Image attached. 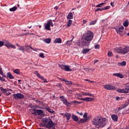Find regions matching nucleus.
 Wrapping results in <instances>:
<instances>
[{"label": "nucleus", "instance_id": "1", "mask_svg": "<svg viewBox=\"0 0 129 129\" xmlns=\"http://www.w3.org/2000/svg\"><path fill=\"white\" fill-rule=\"evenodd\" d=\"M91 123L93 125H95L97 128H102L107 123V119L102 117L101 116H97L93 119Z\"/></svg>", "mask_w": 129, "mask_h": 129}, {"label": "nucleus", "instance_id": "2", "mask_svg": "<svg viewBox=\"0 0 129 129\" xmlns=\"http://www.w3.org/2000/svg\"><path fill=\"white\" fill-rule=\"evenodd\" d=\"M94 37V34H93V32H92L91 31L89 30L86 32L84 34L83 38L81 41L82 46H87L89 47V46L90 45V42L93 40Z\"/></svg>", "mask_w": 129, "mask_h": 129}, {"label": "nucleus", "instance_id": "3", "mask_svg": "<svg viewBox=\"0 0 129 129\" xmlns=\"http://www.w3.org/2000/svg\"><path fill=\"white\" fill-rule=\"evenodd\" d=\"M42 122L39 123L40 127H46L48 129H56V123H54L51 118L44 117L42 119Z\"/></svg>", "mask_w": 129, "mask_h": 129}, {"label": "nucleus", "instance_id": "4", "mask_svg": "<svg viewBox=\"0 0 129 129\" xmlns=\"http://www.w3.org/2000/svg\"><path fill=\"white\" fill-rule=\"evenodd\" d=\"M114 50L116 53H118V54H124V55L127 53H128L129 47L126 46L124 48L121 47H119L114 48Z\"/></svg>", "mask_w": 129, "mask_h": 129}, {"label": "nucleus", "instance_id": "5", "mask_svg": "<svg viewBox=\"0 0 129 129\" xmlns=\"http://www.w3.org/2000/svg\"><path fill=\"white\" fill-rule=\"evenodd\" d=\"M118 93H128L129 92V85L128 84L125 85L124 89H118L117 90Z\"/></svg>", "mask_w": 129, "mask_h": 129}, {"label": "nucleus", "instance_id": "6", "mask_svg": "<svg viewBox=\"0 0 129 129\" xmlns=\"http://www.w3.org/2000/svg\"><path fill=\"white\" fill-rule=\"evenodd\" d=\"M13 96L14 99H16V100H18V99H24V98H25V96L24 94H22L21 93L14 94H13Z\"/></svg>", "mask_w": 129, "mask_h": 129}, {"label": "nucleus", "instance_id": "7", "mask_svg": "<svg viewBox=\"0 0 129 129\" xmlns=\"http://www.w3.org/2000/svg\"><path fill=\"white\" fill-rule=\"evenodd\" d=\"M50 27H54L52 20L48 21L47 23L45 25V28L47 31H50Z\"/></svg>", "mask_w": 129, "mask_h": 129}, {"label": "nucleus", "instance_id": "8", "mask_svg": "<svg viewBox=\"0 0 129 129\" xmlns=\"http://www.w3.org/2000/svg\"><path fill=\"white\" fill-rule=\"evenodd\" d=\"M124 27L123 26H121L119 27L116 30L117 34H119L120 36H123V32H122V30H124Z\"/></svg>", "mask_w": 129, "mask_h": 129}, {"label": "nucleus", "instance_id": "9", "mask_svg": "<svg viewBox=\"0 0 129 129\" xmlns=\"http://www.w3.org/2000/svg\"><path fill=\"white\" fill-rule=\"evenodd\" d=\"M104 88L107 90H115V87L111 85H104Z\"/></svg>", "mask_w": 129, "mask_h": 129}, {"label": "nucleus", "instance_id": "10", "mask_svg": "<svg viewBox=\"0 0 129 129\" xmlns=\"http://www.w3.org/2000/svg\"><path fill=\"white\" fill-rule=\"evenodd\" d=\"M110 9V6H106L105 7L102 8H97L95 10V12H99V11H105V10H109Z\"/></svg>", "mask_w": 129, "mask_h": 129}, {"label": "nucleus", "instance_id": "11", "mask_svg": "<svg viewBox=\"0 0 129 129\" xmlns=\"http://www.w3.org/2000/svg\"><path fill=\"white\" fill-rule=\"evenodd\" d=\"M79 100H83V101H92V100H93V99H92V98H90V97H85V98H79Z\"/></svg>", "mask_w": 129, "mask_h": 129}, {"label": "nucleus", "instance_id": "12", "mask_svg": "<svg viewBox=\"0 0 129 129\" xmlns=\"http://www.w3.org/2000/svg\"><path fill=\"white\" fill-rule=\"evenodd\" d=\"M4 46L8 48V49H10V48H12L13 49H16V48H17L16 46L12 45V44H10V43L4 44Z\"/></svg>", "mask_w": 129, "mask_h": 129}, {"label": "nucleus", "instance_id": "13", "mask_svg": "<svg viewBox=\"0 0 129 129\" xmlns=\"http://www.w3.org/2000/svg\"><path fill=\"white\" fill-rule=\"evenodd\" d=\"M44 108L45 109H46V110L48 111V112H49L50 113H54L55 112V111L51 109V108H50L49 106H45Z\"/></svg>", "mask_w": 129, "mask_h": 129}, {"label": "nucleus", "instance_id": "14", "mask_svg": "<svg viewBox=\"0 0 129 129\" xmlns=\"http://www.w3.org/2000/svg\"><path fill=\"white\" fill-rule=\"evenodd\" d=\"M53 43H54V44H61V43H62V39L60 38H57L54 40Z\"/></svg>", "mask_w": 129, "mask_h": 129}, {"label": "nucleus", "instance_id": "15", "mask_svg": "<svg viewBox=\"0 0 129 129\" xmlns=\"http://www.w3.org/2000/svg\"><path fill=\"white\" fill-rule=\"evenodd\" d=\"M64 116H66L67 121H69L70 118H71V113L66 112L64 113Z\"/></svg>", "mask_w": 129, "mask_h": 129}, {"label": "nucleus", "instance_id": "16", "mask_svg": "<svg viewBox=\"0 0 129 129\" xmlns=\"http://www.w3.org/2000/svg\"><path fill=\"white\" fill-rule=\"evenodd\" d=\"M7 75V78L8 77L9 79H15V77L11 73L8 72Z\"/></svg>", "mask_w": 129, "mask_h": 129}, {"label": "nucleus", "instance_id": "17", "mask_svg": "<svg viewBox=\"0 0 129 129\" xmlns=\"http://www.w3.org/2000/svg\"><path fill=\"white\" fill-rule=\"evenodd\" d=\"M2 75L3 77L0 76V81H3L4 82H6V79L4 78H7V75L5 74L4 73Z\"/></svg>", "mask_w": 129, "mask_h": 129}, {"label": "nucleus", "instance_id": "18", "mask_svg": "<svg viewBox=\"0 0 129 129\" xmlns=\"http://www.w3.org/2000/svg\"><path fill=\"white\" fill-rule=\"evenodd\" d=\"M111 118L114 120V121H117L118 120V117L115 114H113L111 115Z\"/></svg>", "mask_w": 129, "mask_h": 129}, {"label": "nucleus", "instance_id": "19", "mask_svg": "<svg viewBox=\"0 0 129 129\" xmlns=\"http://www.w3.org/2000/svg\"><path fill=\"white\" fill-rule=\"evenodd\" d=\"M113 76L116 77H119V78H123V76L120 73H115L113 74Z\"/></svg>", "mask_w": 129, "mask_h": 129}, {"label": "nucleus", "instance_id": "20", "mask_svg": "<svg viewBox=\"0 0 129 129\" xmlns=\"http://www.w3.org/2000/svg\"><path fill=\"white\" fill-rule=\"evenodd\" d=\"M86 121H88V118L81 119L78 121V123H84V122H86Z\"/></svg>", "mask_w": 129, "mask_h": 129}, {"label": "nucleus", "instance_id": "21", "mask_svg": "<svg viewBox=\"0 0 129 129\" xmlns=\"http://www.w3.org/2000/svg\"><path fill=\"white\" fill-rule=\"evenodd\" d=\"M73 19V13L72 12H70L67 16L68 20H71Z\"/></svg>", "mask_w": 129, "mask_h": 129}, {"label": "nucleus", "instance_id": "22", "mask_svg": "<svg viewBox=\"0 0 129 129\" xmlns=\"http://www.w3.org/2000/svg\"><path fill=\"white\" fill-rule=\"evenodd\" d=\"M59 98L60 99L61 101L63 102V104L67 101V98L64 96H60L59 97Z\"/></svg>", "mask_w": 129, "mask_h": 129}, {"label": "nucleus", "instance_id": "23", "mask_svg": "<svg viewBox=\"0 0 129 129\" xmlns=\"http://www.w3.org/2000/svg\"><path fill=\"white\" fill-rule=\"evenodd\" d=\"M64 71L70 72L72 71V70L70 69V66L66 65L64 67Z\"/></svg>", "mask_w": 129, "mask_h": 129}, {"label": "nucleus", "instance_id": "24", "mask_svg": "<svg viewBox=\"0 0 129 129\" xmlns=\"http://www.w3.org/2000/svg\"><path fill=\"white\" fill-rule=\"evenodd\" d=\"M72 118L73 119V120H74V121H79V120L78 117L74 114L72 115Z\"/></svg>", "mask_w": 129, "mask_h": 129}, {"label": "nucleus", "instance_id": "25", "mask_svg": "<svg viewBox=\"0 0 129 129\" xmlns=\"http://www.w3.org/2000/svg\"><path fill=\"white\" fill-rule=\"evenodd\" d=\"M43 113V112L42 110H41V109L37 110V112H36L37 115V114L38 115H42Z\"/></svg>", "mask_w": 129, "mask_h": 129}, {"label": "nucleus", "instance_id": "26", "mask_svg": "<svg viewBox=\"0 0 129 129\" xmlns=\"http://www.w3.org/2000/svg\"><path fill=\"white\" fill-rule=\"evenodd\" d=\"M63 104H64V105L67 106V107L71 106V105H72L71 102L70 103L68 102L67 100V101L65 102Z\"/></svg>", "mask_w": 129, "mask_h": 129}, {"label": "nucleus", "instance_id": "27", "mask_svg": "<svg viewBox=\"0 0 129 129\" xmlns=\"http://www.w3.org/2000/svg\"><path fill=\"white\" fill-rule=\"evenodd\" d=\"M90 51V49L89 48H85L83 50L82 53L83 54H86V53H88Z\"/></svg>", "mask_w": 129, "mask_h": 129}, {"label": "nucleus", "instance_id": "28", "mask_svg": "<svg viewBox=\"0 0 129 129\" xmlns=\"http://www.w3.org/2000/svg\"><path fill=\"white\" fill-rule=\"evenodd\" d=\"M118 65L119 66H125V65H126V62L123 61L122 62L118 63Z\"/></svg>", "mask_w": 129, "mask_h": 129}, {"label": "nucleus", "instance_id": "29", "mask_svg": "<svg viewBox=\"0 0 129 129\" xmlns=\"http://www.w3.org/2000/svg\"><path fill=\"white\" fill-rule=\"evenodd\" d=\"M17 9H18V8H17V7L14 6V7L10 8V9H9V11H10V12H16V11H17Z\"/></svg>", "mask_w": 129, "mask_h": 129}, {"label": "nucleus", "instance_id": "30", "mask_svg": "<svg viewBox=\"0 0 129 129\" xmlns=\"http://www.w3.org/2000/svg\"><path fill=\"white\" fill-rule=\"evenodd\" d=\"M44 42L46 43V44H50L51 43V38H46L44 39Z\"/></svg>", "mask_w": 129, "mask_h": 129}, {"label": "nucleus", "instance_id": "31", "mask_svg": "<svg viewBox=\"0 0 129 129\" xmlns=\"http://www.w3.org/2000/svg\"><path fill=\"white\" fill-rule=\"evenodd\" d=\"M39 79H41V80H43L44 83H48V81H47V79L44 78V77L43 76L40 77Z\"/></svg>", "mask_w": 129, "mask_h": 129}, {"label": "nucleus", "instance_id": "32", "mask_svg": "<svg viewBox=\"0 0 129 129\" xmlns=\"http://www.w3.org/2000/svg\"><path fill=\"white\" fill-rule=\"evenodd\" d=\"M0 89L3 93H6V92L8 91V90H7V89H4V88H3L2 87H0Z\"/></svg>", "mask_w": 129, "mask_h": 129}, {"label": "nucleus", "instance_id": "33", "mask_svg": "<svg viewBox=\"0 0 129 129\" xmlns=\"http://www.w3.org/2000/svg\"><path fill=\"white\" fill-rule=\"evenodd\" d=\"M13 72L19 75V74H20V69H15L13 71Z\"/></svg>", "mask_w": 129, "mask_h": 129}, {"label": "nucleus", "instance_id": "34", "mask_svg": "<svg viewBox=\"0 0 129 129\" xmlns=\"http://www.w3.org/2000/svg\"><path fill=\"white\" fill-rule=\"evenodd\" d=\"M37 110H38V109H33V111L34 112H32L31 114L35 116L37 115Z\"/></svg>", "mask_w": 129, "mask_h": 129}, {"label": "nucleus", "instance_id": "35", "mask_svg": "<svg viewBox=\"0 0 129 129\" xmlns=\"http://www.w3.org/2000/svg\"><path fill=\"white\" fill-rule=\"evenodd\" d=\"M66 65L64 64H58V67L62 69V70H64Z\"/></svg>", "mask_w": 129, "mask_h": 129}, {"label": "nucleus", "instance_id": "36", "mask_svg": "<svg viewBox=\"0 0 129 129\" xmlns=\"http://www.w3.org/2000/svg\"><path fill=\"white\" fill-rule=\"evenodd\" d=\"M72 22H73L72 20H69L68 22V24H67L68 27H71V25H72Z\"/></svg>", "mask_w": 129, "mask_h": 129}, {"label": "nucleus", "instance_id": "37", "mask_svg": "<svg viewBox=\"0 0 129 129\" xmlns=\"http://www.w3.org/2000/svg\"><path fill=\"white\" fill-rule=\"evenodd\" d=\"M73 39H72L71 40H68L67 41V45H68V46H71V44L72 43V40Z\"/></svg>", "mask_w": 129, "mask_h": 129}, {"label": "nucleus", "instance_id": "38", "mask_svg": "<svg viewBox=\"0 0 129 129\" xmlns=\"http://www.w3.org/2000/svg\"><path fill=\"white\" fill-rule=\"evenodd\" d=\"M18 50L20 51H22V52H25V47L23 46H20V47L18 48Z\"/></svg>", "mask_w": 129, "mask_h": 129}, {"label": "nucleus", "instance_id": "39", "mask_svg": "<svg viewBox=\"0 0 129 129\" xmlns=\"http://www.w3.org/2000/svg\"><path fill=\"white\" fill-rule=\"evenodd\" d=\"M107 55L108 57H113V54L111 51H108Z\"/></svg>", "mask_w": 129, "mask_h": 129}, {"label": "nucleus", "instance_id": "40", "mask_svg": "<svg viewBox=\"0 0 129 129\" xmlns=\"http://www.w3.org/2000/svg\"><path fill=\"white\" fill-rule=\"evenodd\" d=\"M72 104H73L74 105H77L78 104V101L75 100L71 102Z\"/></svg>", "mask_w": 129, "mask_h": 129}, {"label": "nucleus", "instance_id": "41", "mask_svg": "<svg viewBox=\"0 0 129 129\" xmlns=\"http://www.w3.org/2000/svg\"><path fill=\"white\" fill-rule=\"evenodd\" d=\"M34 74H35L36 75H37V76L38 77V78L40 79V77H41L42 76H40V74H39V72H38V71H35L34 73Z\"/></svg>", "mask_w": 129, "mask_h": 129}, {"label": "nucleus", "instance_id": "42", "mask_svg": "<svg viewBox=\"0 0 129 129\" xmlns=\"http://www.w3.org/2000/svg\"><path fill=\"white\" fill-rule=\"evenodd\" d=\"M96 20H94L92 21L91 23H90L89 25L90 26H91L92 25H95L96 24Z\"/></svg>", "mask_w": 129, "mask_h": 129}, {"label": "nucleus", "instance_id": "43", "mask_svg": "<svg viewBox=\"0 0 129 129\" xmlns=\"http://www.w3.org/2000/svg\"><path fill=\"white\" fill-rule=\"evenodd\" d=\"M123 25L124 27H127L128 26V21H125Z\"/></svg>", "mask_w": 129, "mask_h": 129}, {"label": "nucleus", "instance_id": "44", "mask_svg": "<svg viewBox=\"0 0 129 129\" xmlns=\"http://www.w3.org/2000/svg\"><path fill=\"white\" fill-rule=\"evenodd\" d=\"M104 5V3H101L99 4L98 5L96 6V8H101L102 6H103Z\"/></svg>", "mask_w": 129, "mask_h": 129}, {"label": "nucleus", "instance_id": "45", "mask_svg": "<svg viewBox=\"0 0 129 129\" xmlns=\"http://www.w3.org/2000/svg\"><path fill=\"white\" fill-rule=\"evenodd\" d=\"M39 57H41V58H42L43 59H44V58H45V56L44 55V53H39Z\"/></svg>", "mask_w": 129, "mask_h": 129}, {"label": "nucleus", "instance_id": "46", "mask_svg": "<svg viewBox=\"0 0 129 129\" xmlns=\"http://www.w3.org/2000/svg\"><path fill=\"white\" fill-rule=\"evenodd\" d=\"M66 84H67V85H70L72 84V82L69 81H66Z\"/></svg>", "mask_w": 129, "mask_h": 129}, {"label": "nucleus", "instance_id": "47", "mask_svg": "<svg viewBox=\"0 0 129 129\" xmlns=\"http://www.w3.org/2000/svg\"><path fill=\"white\" fill-rule=\"evenodd\" d=\"M5 45V42L3 41H0V47H3Z\"/></svg>", "mask_w": 129, "mask_h": 129}, {"label": "nucleus", "instance_id": "48", "mask_svg": "<svg viewBox=\"0 0 129 129\" xmlns=\"http://www.w3.org/2000/svg\"><path fill=\"white\" fill-rule=\"evenodd\" d=\"M99 48H100L99 44L95 45V49H99Z\"/></svg>", "mask_w": 129, "mask_h": 129}, {"label": "nucleus", "instance_id": "49", "mask_svg": "<svg viewBox=\"0 0 129 129\" xmlns=\"http://www.w3.org/2000/svg\"><path fill=\"white\" fill-rule=\"evenodd\" d=\"M4 73V72H3V69L2 68H0V75H2Z\"/></svg>", "mask_w": 129, "mask_h": 129}, {"label": "nucleus", "instance_id": "50", "mask_svg": "<svg viewBox=\"0 0 129 129\" xmlns=\"http://www.w3.org/2000/svg\"><path fill=\"white\" fill-rule=\"evenodd\" d=\"M129 104V103L128 102H127V103H125L124 104H123L124 105V107H125L126 106H127Z\"/></svg>", "mask_w": 129, "mask_h": 129}, {"label": "nucleus", "instance_id": "51", "mask_svg": "<svg viewBox=\"0 0 129 129\" xmlns=\"http://www.w3.org/2000/svg\"><path fill=\"white\" fill-rule=\"evenodd\" d=\"M77 113H78V114H80V115H83V113H82V112H79L78 111L76 112Z\"/></svg>", "mask_w": 129, "mask_h": 129}, {"label": "nucleus", "instance_id": "52", "mask_svg": "<svg viewBox=\"0 0 129 129\" xmlns=\"http://www.w3.org/2000/svg\"><path fill=\"white\" fill-rule=\"evenodd\" d=\"M83 95H84L85 96H88V93L83 92Z\"/></svg>", "mask_w": 129, "mask_h": 129}, {"label": "nucleus", "instance_id": "53", "mask_svg": "<svg viewBox=\"0 0 129 129\" xmlns=\"http://www.w3.org/2000/svg\"><path fill=\"white\" fill-rule=\"evenodd\" d=\"M83 117H85V118H86V117H87V113H85L83 115Z\"/></svg>", "mask_w": 129, "mask_h": 129}, {"label": "nucleus", "instance_id": "54", "mask_svg": "<svg viewBox=\"0 0 129 129\" xmlns=\"http://www.w3.org/2000/svg\"><path fill=\"white\" fill-rule=\"evenodd\" d=\"M34 50H33V51H37V50L42 51V49H38V48H34Z\"/></svg>", "mask_w": 129, "mask_h": 129}, {"label": "nucleus", "instance_id": "55", "mask_svg": "<svg viewBox=\"0 0 129 129\" xmlns=\"http://www.w3.org/2000/svg\"><path fill=\"white\" fill-rule=\"evenodd\" d=\"M60 80L61 81H64V82H66V81H67V80H66L63 79V78L60 79Z\"/></svg>", "mask_w": 129, "mask_h": 129}, {"label": "nucleus", "instance_id": "56", "mask_svg": "<svg viewBox=\"0 0 129 129\" xmlns=\"http://www.w3.org/2000/svg\"><path fill=\"white\" fill-rule=\"evenodd\" d=\"M77 96H78L79 97H82V95L81 94H78L77 95Z\"/></svg>", "mask_w": 129, "mask_h": 129}, {"label": "nucleus", "instance_id": "57", "mask_svg": "<svg viewBox=\"0 0 129 129\" xmlns=\"http://www.w3.org/2000/svg\"><path fill=\"white\" fill-rule=\"evenodd\" d=\"M88 96H93V94H90V93H88Z\"/></svg>", "mask_w": 129, "mask_h": 129}, {"label": "nucleus", "instance_id": "58", "mask_svg": "<svg viewBox=\"0 0 129 129\" xmlns=\"http://www.w3.org/2000/svg\"><path fill=\"white\" fill-rule=\"evenodd\" d=\"M28 48H30V49H31L32 50H35L32 46H27Z\"/></svg>", "mask_w": 129, "mask_h": 129}, {"label": "nucleus", "instance_id": "59", "mask_svg": "<svg viewBox=\"0 0 129 129\" xmlns=\"http://www.w3.org/2000/svg\"><path fill=\"white\" fill-rule=\"evenodd\" d=\"M121 109H122L121 108V107H119V108H118V110H117V111H119V110H121Z\"/></svg>", "mask_w": 129, "mask_h": 129}, {"label": "nucleus", "instance_id": "60", "mask_svg": "<svg viewBox=\"0 0 129 129\" xmlns=\"http://www.w3.org/2000/svg\"><path fill=\"white\" fill-rule=\"evenodd\" d=\"M34 107H35V108H39V107H40L37 105H35Z\"/></svg>", "mask_w": 129, "mask_h": 129}, {"label": "nucleus", "instance_id": "61", "mask_svg": "<svg viewBox=\"0 0 129 129\" xmlns=\"http://www.w3.org/2000/svg\"><path fill=\"white\" fill-rule=\"evenodd\" d=\"M10 94H11V93H10V92H7V93H6L7 96H9V95H10Z\"/></svg>", "mask_w": 129, "mask_h": 129}, {"label": "nucleus", "instance_id": "62", "mask_svg": "<svg viewBox=\"0 0 129 129\" xmlns=\"http://www.w3.org/2000/svg\"><path fill=\"white\" fill-rule=\"evenodd\" d=\"M110 5H111V7H114V4L113 3H111Z\"/></svg>", "mask_w": 129, "mask_h": 129}, {"label": "nucleus", "instance_id": "63", "mask_svg": "<svg viewBox=\"0 0 129 129\" xmlns=\"http://www.w3.org/2000/svg\"><path fill=\"white\" fill-rule=\"evenodd\" d=\"M4 44H10V42H9V41H6L4 42Z\"/></svg>", "mask_w": 129, "mask_h": 129}, {"label": "nucleus", "instance_id": "64", "mask_svg": "<svg viewBox=\"0 0 129 129\" xmlns=\"http://www.w3.org/2000/svg\"><path fill=\"white\" fill-rule=\"evenodd\" d=\"M97 62H98V60H96L95 61H94V63H97Z\"/></svg>", "mask_w": 129, "mask_h": 129}]
</instances>
